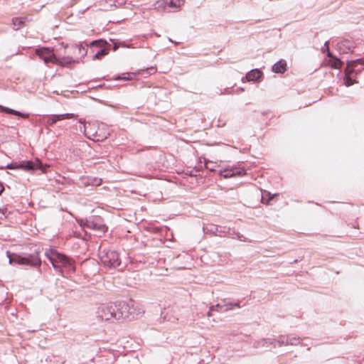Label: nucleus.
<instances>
[{"label":"nucleus","instance_id":"obj_16","mask_svg":"<svg viewBox=\"0 0 364 364\" xmlns=\"http://www.w3.org/2000/svg\"><path fill=\"white\" fill-rule=\"evenodd\" d=\"M262 73L258 69H253L246 74V79L248 81H255L260 78Z\"/></svg>","mask_w":364,"mask_h":364},{"label":"nucleus","instance_id":"obj_25","mask_svg":"<svg viewBox=\"0 0 364 364\" xmlns=\"http://www.w3.org/2000/svg\"><path fill=\"white\" fill-rule=\"evenodd\" d=\"M79 122L82 124V126L80 127V132H83L85 135L88 138V139H92L91 138V136L89 134V132H87V127L85 124V120H82V119H80L79 120Z\"/></svg>","mask_w":364,"mask_h":364},{"label":"nucleus","instance_id":"obj_21","mask_svg":"<svg viewBox=\"0 0 364 364\" xmlns=\"http://www.w3.org/2000/svg\"><path fill=\"white\" fill-rule=\"evenodd\" d=\"M184 3V0H166V4H168L170 7L173 8H179Z\"/></svg>","mask_w":364,"mask_h":364},{"label":"nucleus","instance_id":"obj_37","mask_svg":"<svg viewBox=\"0 0 364 364\" xmlns=\"http://www.w3.org/2000/svg\"><path fill=\"white\" fill-rule=\"evenodd\" d=\"M211 312H212V311H210L208 312L207 316H208V317H210V316H211Z\"/></svg>","mask_w":364,"mask_h":364},{"label":"nucleus","instance_id":"obj_12","mask_svg":"<svg viewBox=\"0 0 364 364\" xmlns=\"http://www.w3.org/2000/svg\"><path fill=\"white\" fill-rule=\"evenodd\" d=\"M354 71V69L350 65H347L344 78V84L346 86L348 87L352 85L354 82H356V80L353 79Z\"/></svg>","mask_w":364,"mask_h":364},{"label":"nucleus","instance_id":"obj_2","mask_svg":"<svg viewBox=\"0 0 364 364\" xmlns=\"http://www.w3.org/2000/svg\"><path fill=\"white\" fill-rule=\"evenodd\" d=\"M119 302L102 304L97 308L95 311L96 317L100 321L114 322L119 321Z\"/></svg>","mask_w":364,"mask_h":364},{"label":"nucleus","instance_id":"obj_28","mask_svg":"<svg viewBox=\"0 0 364 364\" xmlns=\"http://www.w3.org/2000/svg\"><path fill=\"white\" fill-rule=\"evenodd\" d=\"M132 75H134V73H124L121 76H119L117 77V79L129 80L132 79Z\"/></svg>","mask_w":364,"mask_h":364},{"label":"nucleus","instance_id":"obj_17","mask_svg":"<svg viewBox=\"0 0 364 364\" xmlns=\"http://www.w3.org/2000/svg\"><path fill=\"white\" fill-rule=\"evenodd\" d=\"M230 307H228L227 302L223 301V303L217 304L210 307V311H216L218 312H226L230 310Z\"/></svg>","mask_w":364,"mask_h":364},{"label":"nucleus","instance_id":"obj_29","mask_svg":"<svg viewBox=\"0 0 364 364\" xmlns=\"http://www.w3.org/2000/svg\"><path fill=\"white\" fill-rule=\"evenodd\" d=\"M60 116L61 117H60L61 120H63L64 119L73 118L75 115L73 113H65V114H60Z\"/></svg>","mask_w":364,"mask_h":364},{"label":"nucleus","instance_id":"obj_4","mask_svg":"<svg viewBox=\"0 0 364 364\" xmlns=\"http://www.w3.org/2000/svg\"><path fill=\"white\" fill-rule=\"evenodd\" d=\"M36 55L42 59L46 64H48L50 63L53 64H58L60 65H68L72 63L75 62L72 57H63V58H57L53 50L48 48H38L36 50Z\"/></svg>","mask_w":364,"mask_h":364},{"label":"nucleus","instance_id":"obj_10","mask_svg":"<svg viewBox=\"0 0 364 364\" xmlns=\"http://www.w3.org/2000/svg\"><path fill=\"white\" fill-rule=\"evenodd\" d=\"M218 236L220 237H228L234 239H237L240 241L247 242V239L242 234L237 232L230 231V228H228L225 226H220L218 229Z\"/></svg>","mask_w":364,"mask_h":364},{"label":"nucleus","instance_id":"obj_30","mask_svg":"<svg viewBox=\"0 0 364 364\" xmlns=\"http://www.w3.org/2000/svg\"><path fill=\"white\" fill-rule=\"evenodd\" d=\"M324 49L326 51L327 56L328 57H331L333 54L331 53V51L329 50L328 41H326L325 42V43H324Z\"/></svg>","mask_w":364,"mask_h":364},{"label":"nucleus","instance_id":"obj_1","mask_svg":"<svg viewBox=\"0 0 364 364\" xmlns=\"http://www.w3.org/2000/svg\"><path fill=\"white\" fill-rule=\"evenodd\" d=\"M45 255L56 271L62 272L63 268L68 272L75 271L73 262L65 255L51 249L46 250Z\"/></svg>","mask_w":364,"mask_h":364},{"label":"nucleus","instance_id":"obj_18","mask_svg":"<svg viewBox=\"0 0 364 364\" xmlns=\"http://www.w3.org/2000/svg\"><path fill=\"white\" fill-rule=\"evenodd\" d=\"M328 64L334 69H338L341 68L343 65V63L341 61L340 59L337 58L336 56L332 55L331 57H328Z\"/></svg>","mask_w":364,"mask_h":364},{"label":"nucleus","instance_id":"obj_7","mask_svg":"<svg viewBox=\"0 0 364 364\" xmlns=\"http://www.w3.org/2000/svg\"><path fill=\"white\" fill-rule=\"evenodd\" d=\"M80 225L101 233L107 230V226L102 223V218L100 217L92 216L85 220H82Z\"/></svg>","mask_w":364,"mask_h":364},{"label":"nucleus","instance_id":"obj_19","mask_svg":"<svg viewBox=\"0 0 364 364\" xmlns=\"http://www.w3.org/2000/svg\"><path fill=\"white\" fill-rule=\"evenodd\" d=\"M219 228H220V226L211 224V225L206 226L204 228V230L205 231L206 233H210L213 235L218 236Z\"/></svg>","mask_w":364,"mask_h":364},{"label":"nucleus","instance_id":"obj_13","mask_svg":"<svg viewBox=\"0 0 364 364\" xmlns=\"http://www.w3.org/2000/svg\"><path fill=\"white\" fill-rule=\"evenodd\" d=\"M0 112H5L9 114H14L23 119L29 118V114L22 113L11 108L0 105Z\"/></svg>","mask_w":364,"mask_h":364},{"label":"nucleus","instance_id":"obj_6","mask_svg":"<svg viewBox=\"0 0 364 364\" xmlns=\"http://www.w3.org/2000/svg\"><path fill=\"white\" fill-rule=\"evenodd\" d=\"M102 263L108 268H117L121 265L118 252L114 250H103L100 254Z\"/></svg>","mask_w":364,"mask_h":364},{"label":"nucleus","instance_id":"obj_23","mask_svg":"<svg viewBox=\"0 0 364 364\" xmlns=\"http://www.w3.org/2000/svg\"><path fill=\"white\" fill-rule=\"evenodd\" d=\"M12 22L15 30H18L23 25L22 18H15L12 20Z\"/></svg>","mask_w":364,"mask_h":364},{"label":"nucleus","instance_id":"obj_20","mask_svg":"<svg viewBox=\"0 0 364 364\" xmlns=\"http://www.w3.org/2000/svg\"><path fill=\"white\" fill-rule=\"evenodd\" d=\"M60 114H53L51 116H49L47 118V120L46 122V124L47 126H53L55 123H56L58 121H60Z\"/></svg>","mask_w":364,"mask_h":364},{"label":"nucleus","instance_id":"obj_11","mask_svg":"<svg viewBox=\"0 0 364 364\" xmlns=\"http://www.w3.org/2000/svg\"><path fill=\"white\" fill-rule=\"evenodd\" d=\"M246 173L244 168L232 166L227 167L224 170L220 171V174L225 178H229L234 176H241Z\"/></svg>","mask_w":364,"mask_h":364},{"label":"nucleus","instance_id":"obj_36","mask_svg":"<svg viewBox=\"0 0 364 364\" xmlns=\"http://www.w3.org/2000/svg\"><path fill=\"white\" fill-rule=\"evenodd\" d=\"M4 190V187L3 186V183L1 182H0V195L2 193Z\"/></svg>","mask_w":364,"mask_h":364},{"label":"nucleus","instance_id":"obj_24","mask_svg":"<svg viewBox=\"0 0 364 364\" xmlns=\"http://www.w3.org/2000/svg\"><path fill=\"white\" fill-rule=\"evenodd\" d=\"M288 338V345L296 346L300 343L299 338H296L292 336H287Z\"/></svg>","mask_w":364,"mask_h":364},{"label":"nucleus","instance_id":"obj_38","mask_svg":"<svg viewBox=\"0 0 364 364\" xmlns=\"http://www.w3.org/2000/svg\"><path fill=\"white\" fill-rule=\"evenodd\" d=\"M264 197L262 196V202H264Z\"/></svg>","mask_w":364,"mask_h":364},{"label":"nucleus","instance_id":"obj_34","mask_svg":"<svg viewBox=\"0 0 364 364\" xmlns=\"http://www.w3.org/2000/svg\"><path fill=\"white\" fill-rule=\"evenodd\" d=\"M17 164H18L17 163H15V164H10L7 165V166H6V167H7L8 168H10V169H11V168H17L16 167V165H17Z\"/></svg>","mask_w":364,"mask_h":364},{"label":"nucleus","instance_id":"obj_26","mask_svg":"<svg viewBox=\"0 0 364 364\" xmlns=\"http://www.w3.org/2000/svg\"><path fill=\"white\" fill-rule=\"evenodd\" d=\"M277 342L278 343L279 347H281L282 346H287L288 338L286 336H281L278 338Z\"/></svg>","mask_w":364,"mask_h":364},{"label":"nucleus","instance_id":"obj_3","mask_svg":"<svg viewBox=\"0 0 364 364\" xmlns=\"http://www.w3.org/2000/svg\"><path fill=\"white\" fill-rule=\"evenodd\" d=\"M119 308L118 314L119 321L137 318L144 313L141 308L133 300H129L128 302L120 301Z\"/></svg>","mask_w":364,"mask_h":364},{"label":"nucleus","instance_id":"obj_32","mask_svg":"<svg viewBox=\"0 0 364 364\" xmlns=\"http://www.w3.org/2000/svg\"><path fill=\"white\" fill-rule=\"evenodd\" d=\"M227 305H228V307L230 308V310L232 309L234 306L240 308V305L239 302L232 303V302H227Z\"/></svg>","mask_w":364,"mask_h":364},{"label":"nucleus","instance_id":"obj_35","mask_svg":"<svg viewBox=\"0 0 364 364\" xmlns=\"http://www.w3.org/2000/svg\"><path fill=\"white\" fill-rule=\"evenodd\" d=\"M119 47V43H114L113 46V50H116Z\"/></svg>","mask_w":364,"mask_h":364},{"label":"nucleus","instance_id":"obj_22","mask_svg":"<svg viewBox=\"0 0 364 364\" xmlns=\"http://www.w3.org/2000/svg\"><path fill=\"white\" fill-rule=\"evenodd\" d=\"M87 132H89V134L91 136V139L93 141H99L100 139L97 137V132H94V129L92 128V125L89 124Z\"/></svg>","mask_w":364,"mask_h":364},{"label":"nucleus","instance_id":"obj_31","mask_svg":"<svg viewBox=\"0 0 364 364\" xmlns=\"http://www.w3.org/2000/svg\"><path fill=\"white\" fill-rule=\"evenodd\" d=\"M6 215H7V209L6 208H5V209L0 208V219L2 220L4 218H6Z\"/></svg>","mask_w":364,"mask_h":364},{"label":"nucleus","instance_id":"obj_15","mask_svg":"<svg viewBox=\"0 0 364 364\" xmlns=\"http://www.w3.org/2000/svg\"><path fill=\"white\" fill-rule=\"evenodd\" d=\"M275 73H284L287 70V63L284 60H280L274 63L272 68Z\"/></svg>","mask_w":364,"mask_h":364},{"label":"nucleus","instance_id":"obj_27","mask_svg":"<svg viewBox=\"0 0 364 364\" xmlns=\"http://www.w3.org/2000/svg\"><path fill=\"white\" fill-rule=\"evenodd\" d=\"M75 51L77 50L79 54L81 55L82 56L85 55L87 53V50H86L85 48L82 44L75 46Z\"/></svg>","mask_w":364,"mask_h":364},{"label":"nucleus","instance_id":"obj_33","mask_svg":"<svg viewBox=\"0 0 364 364\" xmlns=\"http://www.w3.org/2000/svg\"><path fill=\"white\" fill-rule=\"evenodd\" d=\"M119 47H123V48H129L130 46L127 45L125 42H119Z\"/></svg>","mask_w":364,"mask_h":364},{"label":"nucleus","instance_id":"obj_8","mask_svg":"<svg viewBox=\"0 0 364 364\" xmlns=\"http://www.w3.org/2000/svg\"><path fill=\"white\" fill-rule=\"evenodd\" d=\"M16 167L19 169H23L27 171H31L36 169H40L42 172L46 173L47 168L49 167L46 164H43L42 162L36 159L35 161H23L18 163Z\"/></svg>","mask_w":364,"mask_h":364},{"label":"nucleus","instance_id":"obj_9","mask_svg":"<svg viewBox=\"0 0 364 364\" xmlns=\"http://www.w3.org/2000/svg\"><path fill=\"white\" fill-rule=\"evenodd\" d=\"M106 41L102 40L93 41L90 43V46L92 48H97L98 50L96 51L95 55H93V60H100L103 56L108 54V49L105 48Z\"/></svg>","mask_w":364,"mask_h":364},{"label":"nucleus","instance_id":"obj_14","mask_svg":"<svg viewBox=\"0 0 364 364\" xmlns=\"http://www.w3.org/2000/svg\"><path fill=\"white\" fill-rule=\"evenodd\" d=\"M273 346L274 348L276 347V345L274 344V341H272L269 338H263L261 340L256 341L253 346L256 348H269L270 346Z\"/></svg>","mask_w":364,"mask_h":364},{"label":"nucleus","instance_id":"obj_5","mask_svg":"<svg viewBox=\"0 0 364 364\" xmlns=\"http://www.w3.org/2000/svg\"><path fill=\"white\" fill-rule=\"evenodd\" d=\"M10 264H17L19 265H29L31 267H40L41 259L38 253L29 255L28 257H22L18 255H11L9 252H6Z\"/></svg>","mask_w":364,"mask_h":364}]
</instances>
